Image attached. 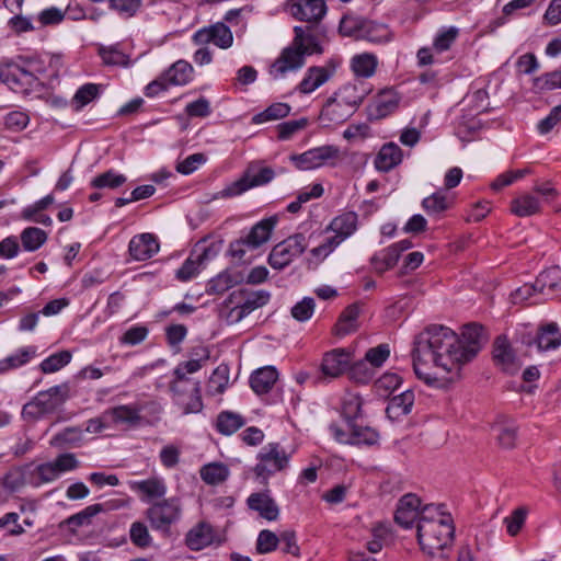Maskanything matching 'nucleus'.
Segmentation results:
<instances>
[{
	"label": "nucleus",
	"mask_w": 561,
	"mask_h": 561,
	"mask_svg": "<svg viewBox=\"0 0 561 561\" xmlns=\"http://www.w3.org/2000/svg\"><path fill=\"white\" fill-rule=\"evenodd\" d=\"M71 353L69 351H61L54 353L41 363V370L44 374H51L58 371L71 360Z\"/></svg>",
	"instance_id": "56"
},
{
	"label": "nucleus",
	"mask_w": 561,
	"mask_h": 561,
	"mask_svg": "<svg viewBox=\"0 0 561 561\" xmlns=\"http://www.w3.org/2000/svg\"><path fill=\"white\" fill-rule=\"evenodd\" d=\"M421 500L412 493L403 495L399 502L394 513V520L403 528H412L415 520H420Z\"/></svg>",
	"instance_id": "16"
},
{
	"label": "nucleus",
	"mask_w": 561,
	"mask_h": 561,
	"mask_svg": "<svg viewBox=\"0 0 561 561\" xmlns=\"http://www.w3.org/2000/svg\"><path fill=\"white\" fill-rule=\"evenodd\" d=\"M370 91V88L365 82L355 80L342 85L334 92V95L339 99V102H342L355 112Z\"/></svg>",
	"instance_id": "19"
},
{
	"label": "nucleus",
	"mask_w": 561,
	"mask_h": 561,
	"mask_svg": "<svg viewBox=\"0 0 561 561\" xmlns=\"http://www.w3.org/2000/svg\"><path fill=\"white\" fill-rule=\"evenodd\" d=\"M218 317L227 324H234L245 318L240 304L234 302L233 293H231L220 305Z\"/></svg>",
	"instance_id": "42"
},
{
	"label": "nucleus",
	"mask_w": 561,
	"mask_h": 561,
	"mask_svg": "<svg viewBox=\"0 0 561 561\" xmlns=\"http://www.w3.org/2000/svg\"><path fill=\"white\" fill-rule=\"evenodd\" d=\"M399 261L398 252L396 248H386L379 252H377L370 260L373 268L382 274L388 270H391L396 266Z\"/></svg>",
	"instance_id": "45"
},
{
	"label": "nucleus",
	"mask_w": 561,
	"mask_h": 561,
	"mask_svg": "<svg viewBox=\"0 0 561 561\" xmlns=\"http://www.w3.org/2000/svg\"><path fill=\"white\" fill-rule=\"evenodd\" d=\"M541 210L539 199L528 193L522 194L515 197L511 202V211L517 217H529L534 216Z\"/></svg>",
	"instance_id": "34"
},
{
	"label": "nucleus",
	"mask_w": 561,
	"mask_h": 561,
	"mask_svg": "<svg viewBox=\"0 0 561 561\" xmlns=\"http://www.w3.org/2000/svg\"><path fill=\"white\" fill-rule=\"evenodd\" d=\"M129 538L134 546L145 549L151 546L152 537L147 525L142 522H134L129 528Z\"/></svg>",
	"instance_id": "55"
},
{
	"label": "nucleus",
	"mask_w": 561,
	"mask_h": 561,
	"mask_svg": "<svg viewBox=\"0 0 561 561\" xmlns=\"http://www.w3.org/2000/svg\"><path fill=\"white\" fill-rule=\"evenodd\" d=\"M483 343V329L476 323L465 325L460 335L447 327H428L414 340V373L427 385H434L437 377L430 371L432 365L448 374L449 380L458 379L462 366L477 356Z\"/></svg>",
	"instance_id": "1"
},
{
	"label": "nucleus",
	"mask_w": 561,
	"mask_h": 561,
	"mask_svg": "<svg viewBox=\"0 0 561 561\" xmlns=\"http://www.w3.org/2000/svg\"><path fill=\"white\" fill-rule=\"evenodd\" d=\"M203 268V264L192 252L182 266L176 271V277L182 282H187L196 276Z\"/></svg>",
	"instance_id": "64"
},
{
	"label": "nucleus",
	"mask_w": 561,
	"mask_h": 561,
	"mask_svg": "<svg viewBox=\"0 0 561 561\" xmlns=\"http://www.w3.org/2000/svg\"><path fill=\"white\" fill-rule=\"evenodd\" d=\"M36 354L35 346L19 348L14 354L0 360V374L16 369L27 364Z\"/></svg>",
	"instance_id": "39"
},
{
	"label": "nucleus",
	"mask_w": 561,
	"mask_h": 561,
	"mask_svg": "<svg viewBox=\"0 0 561 561\" xmlns=\"http://www.w3.org/2000/svg\"><path fill=\"white\" fill-rule=\"evenodd\" d=\"M51 58L45 55L16 56L0 62V81L16 93L30 94L43 89Z\"/></svg>",
	"instance_id": "3"
},
{
	"label": "nucleus",
	"mask_w": 561,
	"mask_h": 561,
	"mask_svg": "<svg viewBox=\"0 0 561 561\" xmlns=\"http://www.w3.org/2000/svg\"><path fill=\"white\" fill-rule=\"evenodd\" d=\"M309 125V121L307 117H301L299 119L287 121L277 125V137L279 140H288L295 134L304 130Z\"/></svg>",
	"instance_id": "62"
},
{
	"label": "nucleus",
	"mask_w": 561,
	"mask_h": 561,
	"mask_svg": "<svg viewBox=\"0 0 561 561\" xmlns=\"http://www.w3.org/2000/svg\"><path fill=\"white\" fill-rule=\"evenodd\" d=\"M70 388L68 383L54 386L47 390L39 391L22 409V417L26 421H37L54 413L69 398Z\"/></svg>",
	"instance_id": "4"
},
{
	"label": "nucleus",
	"mask_w": 561,
	"mask_h": 561,
	"mask_svg": "<svg viewBox=\"0 0 561 561\" xmlns=\"http://www.w3.org/2000/svg\"><path fill=\"white\" fill-rule=\"evenodd\" d=\"M159 248V242L152 233H141L131 238L128 251L134 260L146 261L151 259Z\"/></svg>",
	"instance_id": "22"
},
{
	"label": "nucleus",
	"mask_w": 561,
	"mask_h": 561,
	"mask_svg": "<svg viewBox=\"0 0 561 561\" xmlns=\"http://www.w3.org/2000/svg\"><path fill=\"white\" fill-rule=\"evenodd\" d=\"M129 488L135 492L141 502L152 504L156 501L165 499L168 485L161 477H150L145 480L131 481Z\"/></svg>",
	"instance_id": "13"
},
{
	"label": "nucleus",
	"mask_w": 561,
	"mask_h": 561,
	"mask_svg": "<svg viewBox=\"0 0 561 561\" xmlns=\"http://www.w3.org/2000/svg\"><path fill=\"white\" fill-rule=\"evenodd\" d=\"M359 39H367L373 43H382L389 39V31L383 24L366 20Z\"/></svg>",
	"instance_id": "53"
},
{
	"label": "nucleus",
	"mask_w": 561,
	"mask_h": 561,
	"mask_svg": "<svg viewBox=\"0 0 561 561\" xmlns=\"http://www.w3.org/2000/svg\"><path fill=\"white\" fill-rule=\"evenodd\" d=\"M378 60L374 54L364 53L355 55L351 60V68L356 77L370 78L375 75Z\"/></svg>",
	"instance_id": "37"
},
{
	"label": "nucleus",
	"mask_w": 561,
	"mask_h": 561,
	"mask_svg": "<svg viewBox=\"0 0 561 561\" xmlns=\"http://www.w3.org/2000/svg\"><path fill=\"white\" fill-rule=\"evenodd\" d=\"M533 87L537 91H550L561 89V70L546 72L534 78Z\"/></svg>",
	"instance_id": "58"
},
{
	"label": "nucleus",
	"mask_w": 561,
	"mask_h": 561,
	"mask_svg": "<svg viewBox=\"0 0 561 561\" xmlns=\"http://www.w3.org/2000/svg\"><path fill=\"white\" fill-rule=\"evenodd\" d=\"M308 244L302 233H296L277 243L268 255V264L275 270L288 266L295 257L301 255Z\"/></svg>",
	"instance_id": "8"
},
{
	"label": "nucleus",
	"mask_w": 561,
	"mask_h": 561,
	"mask_svg": "<svg viewBox=\"0 0 561 561\" xmlns=\"http://www.w3.org/2000/svg\"><path fill=\"white\" fill-rule=\"evenodd\" d=\"M105 417L111 424L136 426L140 423V409L136 405H118L105 411Z\"/></svg>",
	"instance_id": "30"
},
{
	"label": "nucleus",
	"mask_w": 561,
	"mask_h": 561,
	"mask_svg": "<svg viewBox=\"0 0 561 561\" xmlns=\"http://www.w3.org/2000/svg\"><path fill=\"white\" fill-rule=\"evenodd\" d=\"M332 75L333 71L325 67H310L298 84V90L302 94H309L329 81Z\"/></svg>",
	"instance_id": "28"
},
{
	"label": "nucleus",
	"mask_w": 561,
	"mask_h": 561,
	"mask_svg": "<svg viewBox=\"0 0 561 561\" xmlns=\"http://www.w3.org/2000/svg\"><path fill=\"white\" fill-rule=\"evenodd\" d=\"M221 250V242H211L207 244L205 241L198 242L192 251L199 262L205 265L214 260Z\"/></svg>",
	"instance_id": "63"
},
{
	"label": "nucleus",
	"mask_w": 561,
	"mask_h": 561,
	"mask_svg": "<svg viewBox=\"0 0 561 561\" xmlns=\"http://www.w3.org/2000/svg\"><path fill=\"white\" fill-rule=\"evenodd\" d=\"M202 357L198 359H191L185 363L179 364L173 370L174 380L172 382L194 383L195 380L186 377L187 374H194L198 371L203 364L209 358V354L205 348H201Z\"/></svg>",
	"instance_id": "36"
},
{
	"label": "nucleus",
	"mask_w": 561,
	"mask_h": 561,
	"mask_svg": "<svg viewBox=\"0 0 561 561\" xmlns=\"http://www.w3.org/2000/svg\"><path fill=\"white\" fill-rule=\"evenodd\" d=\"M459 36V28L456 26L442 27L433 39L434 51L440 54L450 49Z\"/></svg>",
	"instance_id": "51"
},
{
	"label": "nucleus",
	"mask_w": 561,
	"mask_h": 561,
	"mask_svg": "<svg viewBox=\"0 0 561 561\" xmlns=\"http://www.w3.org/2000/svg\"><path fill=\"white\" fill-rule=\"evenodd\" d=\"M347 370L350 378L357 383H367L375 375L374 368L365 359L350 365Z\"/></svg>",
	"instance_id": "61"
},
{
	"label": "nucleus",
	"mask_w": 561,
	"mask_h": 561,
	"mask_svg": "<svg viewBox=\"0 0 561 561\" xmlns=\"http://www.w3.org/2000/svg\"><path fill=\"white\" fill-rule=\"evenodd\" d=\"M248 507L256 512L260 517L273 522L279 516V507L268 491L255 492L247 499Z\"/></svg>",
	"instance_id": "20"
},
{
	"label": "nucleus",
	"mask_w": 561,
	"mask_h": 561,
	"mask_svg": "<svg viewBox=\"0 0 561 561\" xmlns=\"http://www.w3.org/2000/svg\"><path fill=\"white\" fill-rule=\"evenodd\" d=\"M193 67L185 60L174 62L162 76L168 84L184 85L192 80Z\"/></svg>",
	"instance_id": "35"
},
{
	"label": "nucleus",
	"mask_w": 561,
	"mask_h": 561,
	"mask_svg": "<svg viewBox=\"0 0 561 561\" xmlns=\"http://www.w3.org/2000/svg\"><path fill=\"white\" fill-rule=\"evenodd\" d=\"M21 242L25 251L38 250L47 240V233L36 227H27L21 232Z\"/></svg>",
	"instance_id": "46"
},
{
	"label": "nucleus",
	"mask_w": 561,
	"mask_h": 561,
	"mask_svg": "<svg viewBox=\"0 0 561 561\" xmlns=\"http://www.w3.org/2000/svg\"><path fill=\"white\" fill-rule=\"evenodd\" d=\"M363 399L356 393H347L343 400L342 413L347 424L362 416Z\"/></svg>",
	"instance_id": "54"
},
{
	"label": "nucleus",
	"mask_w": 561,
	"mask_h": 561,
	"mask_svg": "<svg viewBox=\"0 0 561 561\" xmlns=\"http://www.w3.org/2000/svg\"><path fill=\"white\" fill-rule=\"evenodd\" d=\"M291 106L288 103L276 102L271 104L264 111L255 114L252 117L253 124H264L272 121H278L287 117L290 114Z\"/></svg>",
	"instance_id": "41"
},
{
	"label": "nucleus",
	"mask_w": 561,
	"mask_h": 561,
	"mask_svg": "<svg viewBox=\"0 0 561 561\" xmlns=\"http://www.w3.org/2000/svg\"><path fill=\"white\" fill-rule=\"evenodd\" d=\"M354 113V110L339 102V99L333 94L323 105L320 121L324 126L339 125L347 121Z\"/></svg>",
	"instance_id": "23"
},
{
	"label": "nucleus",
	"mask_w": 561,
	"mask_h": 561,
	"mask_svg": "<svg viewBox=\"0 0 561 561\" xmlns=\"http://www.w3.org/2000/svg\"><path fill=\"white\" fill-rule=\"evenodd\" d=\"M539 291L554 290L561 285V267L553 265L542 271L536 278Z\"/></svg>",
	"instance_id": "49"
},
{
	"label": "nucleus",
	"mask_w": 561,
	"mask_h": 561,
	"mask_svg": "<svg viewBox=\"0 0 561 561\" xmlns=\"http://www.w3.org/2000/svg\"><path fill=\"white\" fill-rule=\"evenodd\" d=\"M306 64V58L291 44L285 47L279 56L268 68V73L274 80L286 78L290 72L298 71Z\"/></svg>",
	"instance_id": "12"
},
{
	"label": "nucleus",
	"mask_w": 561,
	"mask_h": 561,
	"mask_svg": "<svg viewBox=\"0 0 561 561\" xmlns=\"http://www.w3.org/2000/svg\"><path fill=\"white\" fill-rule=\"evenodd\" d=\"M400 96L393 89L380 91L367 107L368 117L371 121H379L397 111Z\"/></svg>",
	"instance_id": "14"
},
{
	"label": "nucleus",
	"mask_w": 561,
	"mask_h": 561,
	"mask_svg": "<svg viewBox=\"0 0 561 561\" xmlns=\"http://www.w3.org/2000/svg\"><path fill=\"white\" fill-rule=\"evenodd\" d=\"M274 176L275 172L272 168L260 167L252 163L239 180L230 183L224 190L217 192L213 196V199L239 196L252 187L262 186L270 183Z\"/></svg>",
	"instance_id": "6"
},
{
	"label": "nucleus",
	"mask_w": 561,
	"mask_h": 561,
	"mask_svg": "<svg viewBox=\"0 0 561 561\" xmlns=\"http://www.w3.org/2000/svg\"><path fill=\"white\" fill-rule=\"evenodd\" d=\"M365 22L366 19L360 16L345 15L339 25L340 33L344 36L359 38V33H362Z\"/></svg>",
	"instance_id": "59"
},
{
	"label": "nucleus",
	"mask_w": 561,
	"mask_h": 561,
	"mask_svg": "<svg viewBox=\"0 0 561 561\" xmlns=\"http://www.w3.org/2000/svg\"><path fill=\"white\" fill-rule=\"evenodd\" d=\"M527 515L528 508L526 506H519L503 519L506 531L511 537H515L519 534L526 523Z\"/></svg>",
	"instance_id": "52"
},
{
	"label": "nucleus",
	"mask_w": 561,
	"mask_h": 561,
	"mask_svg": "<svg viewBox=\"0 0 561 561\" xmlns=\"http://www.w3.org/2000/svg\"><path fill=\"white\" fill-rule=\"evenodd\" d=\"M402 149L394 142L385 144L377 153L374 164L380 172H389L402 162Z\"/></svg>",
	"instance_id": "27"
},
{
	"label": "nucleus",
	"mask_w": 561,
	"mask_h": 561,
	"mask_svg": "<svg viewBox=\"0 0 561 561\" xmlns=\"http://www.w3.org/2000/svg\"><path fill=\"white\" fill-rule=\"evenodd\" d=\"M358 216L355 211H346L340 216H336L328 229L333 231L336 239L343 242L346 238L352 236L357 229Z\"/></svg>",
	"instance_id": "31"
},
{
	"label": "nucleus",
	"mask_w": 561,
	"mask_h": 561,
	"mask_svg": "<svg viewBox=\"0 0 561 561\" xmlns=\"http://www.w3.org/2000/svg\"><path fill=\"white\" fill-rule=\"evenodd\" d=\"M172 400L183 412V414L199 413L203 410L201 394V382L183 383L170 382Z\"/></svg>",
	"instance_id": "9"
},
{
	"label": "nucleus",
	"mask_w": 561,
	"mask_h": 561,
	"mask_svg": "<svg viewBox=\"0 0 561 561\" xmlns=\"http://www.w3.org/2000/svg\"><path fill=\"white\" fill-rule=\"evenodd\" d=\"M415 396L412 390H405L402 393L392 397L386 408L387 416L392 421H397L402 416L408 415L412 411Z\"/></svg>",
	"instance_id": "29"
},
{
	"label": "nucleus",
	"mask_w": 561,
	"mask_h": 561,
	"mask_svg": "<svg viewBox=\"0 0 561 561\" xmlns=\"http://www.w3.org/2000/svg\"><path fill=\"white\" fill-rule=\"evenodd\" d=\"M201 478L210 485H217L226 481L229 477V469L221 462H211L201 468Z\"/></svg>",
	"instance_id": "43"
},
{
	"label": "nucleus",
	"mask_w": 561,
	"mask_h": 561,
	"mask_svg": "<svg viewBox=\"0 0 561 561\" xmlns=\"http://www.w3.org/2000/svg\"><path fill=\"white\" fill-rule=\"evenodd\" d=\"M347 426L348 430L351 431L350 445L371 446L377 444L379 439V434L376 430L369 426H363L357 422H350Z\"/></svg>",
	"instance_id": "38"
},
{
	"label": "nucleus",
	"mask_w": 561,
	"mask_h": 561,
	"mask_svg": "<svg viewBox=\"0 0 561 561\" xmlns=\"http://www.w3.org/2000/svg\"><path fill=\"white\" fill-rule=\"evenodd\" d=\"M244 424L245 421L242 415L230 411H224L217 416L216 427L219 433L224 435H231Z\"/></svg>",
	"instance_id": "44"
},
{
	"label": "nucleus",
	"mask_w": 561,
	"mask_h": 561,
	"mask_svg": "<svg viewBox=\"0 0 561 561\" xmlns=\"http://www.w3.org/2000/svg\"><path fill=\"white\" fill-rule=\"evenodd\" d=\"M454 520L442 504L422 507L416 524V537L421 549L431 557H444V550L454 541Z\"/></svg>",
	"instance_id": "2"
},
{
	"label": "nucleus",
	"mask_w": 561,
	"mask_h": 561,
	"mask_svg": "<svg viewBox=\"0 0 561 561\" xmlns=\"http://www.w3.org/2000/svg\"><path fill=\"white\" fill-rule=\"evenodd\" d=\"M182 516V503L176 496L153 502L146 511L145 517L150 527L162 534H169L172 525Z\"/></svg>",
	"instance_id": "5"
},
{
	"label": "nucleus",
	"mask_w": 561,
	"mask_h": 561,
	"mask_svg": "<svg viewBox=\"0 0 561 561\" xmlns=\"http://www.w3.org/2000/svg\"><path fill=\"white\" fill-rule=\"evenodd\" d=\"M352 355L344 348H335L324 354L321 371L330 378H337L344 374L351 364Z\"/></svg>",
	"instance_id": "18"
},
{
	"label": "nucleus",
	"mask_w": 561,
	"mask_h": 561,
	"mask_svg": "<svg viewBox=\"0 0 561 561\" xmlns=\"http://www.w3.org/2000/svg\"><path fill=\"white\" fill-rule=\"evenodd\" d=\"M229 382V368L226 365H219L211 374L207 385V393L217 396L225 392Z\"/></svg>",
	"instance_id": "48"
},
{
	"label": "nucleus",
	"mask_w": 561,
	"mask_h": 561,
	"mask_svg": "<svg viewBox=\"0 0 561 561\" xmlns=\"http://www.w3.org/2000/svg\"><path fill=\"white\" fill-rule=\"evenodd\" d=\"M193 42L196 45H206L214 43L216 46L226 49L232 45L233 36L230 28L224 23H216L209 27H204L195 32Z\"/></svg>",
	"instance_id": "15"
},
{
	"label": "nucleus",
	"mask_w": 561,
	"mask_h": 561,
	"mask_svg": "<svg viewBox=\"0 0 561 561\" xmlns=\"http://www.w3.org/2000/svg\"><path fill=\"white\" fill-rule=\"evenodd\" d=\"M276 222L275 217H270L255 224L244 238L250 244V249H256L265 243L270 239Z\"/></svg>",
	"instance_id": "33"
},
{
	"label": "nucleus",
	"mask_w": 561,
	"mask_h": 561,
	"mask_svg": "<svg viewBox=\"0 0 561 561\" xmlns=\"http://www.w3.org/2000/svg\"><path fill=\"white\" fill-rule=\"evenodd\" d=\"M213 543H220L218 534L206 522H199L185 535V545L193 551H199Z\"/></svg>",
	"instance_id": "17"
},
{
	"label": "nucleus",
	"mask_w": 561,
	"mask_h": 561,
	"mask_svg": "<svg viewBox=\"0 0 561 561\" xmlns=\"http://www.w3.org/2000/svg\"><path fill=\"white\" fill-rule=\"evenodd\" d=\"M294 33L295 36L291 45L302 53L305 58L313 54L322 53V48L317 36L313 34L311 26H295Z\"/></svg>",
	"instance_id": "25"
},
{
	"label": "nucleus",
	"mask_w": 561,
	"mask_h": 561,
	"mask_svg": "<svg viewBox=\"0 0 561 561\" xmlns=\"http://www.w3.org/2000/svg\"><path fill=\"white\" fill-rule=\"evenodd\" d=\"M451 205V198L443 191H437L422 202L424 210L428 215H439L446 211Z\"/></svg>",
	"instance_id": "47"
},
{
	"label": "nucleus",
	"mask_w": 561,
	"mask_h": 561,
	"mask_svg": "<svg viewBox=\"0 0 561 561\" xmlns=\"http://www.w3.org/2000/svg\"><path fill=\"white\" fill-rule=\"evenodd\" d=\"M278 379V371L273 366H265L255 370L250 377V385L257 394L270 392Z\"/></svg>",
	"instance_id": "32"
},
{
	"label": "nucleus",
	"mask_w": 561,
	"mask_h": 561,
	"mask_svg": "<svg viewBox=\"0 0 561 561\" xmlns=\"http://www.w3.org/2000/svg\"><path fill=\"white\" fill-rule=\"evenodd\" d=\"M402 382V378L396 373H385L375 383L376 392L381 397H388Z\"/></svg>",
	"instance_id": "57"
},
{
	"label": "nucleus",
	"mask_w": 561,
	"mask_h": 561,
	"mask_svg": "<svg viewBox=\"0 0 561 561\" xmlns=\"http://www.w3.org/2000/svg\"><path fill=\"white\" fill-rule=\"evenodd\" d=\"M127 178L124 174L117 173L114 170H108L93 178L90 185L94 188L115 190L125 184Z\"/></svg>",
	"instance_id": "50"
},
{
	"label": "nucleus",
	"mask_w": 561,
	"mask_h": 561,
	"mask_svg": "<svg viewBox=\"0 0 561 561\" xmlns=\"http://www.w3.org/2000/svg\"><path fill=\"white\" fill-rule=\"evenodd\" d=\"M290 12L294 18L318 23L327 13L324 0H299L290 4Z\"/></svg>",
	"instance_id": "21"
},
{
	"label": "nucleus",
	"mask_w": 561,
	"mask_h": 561,
	"mask_svg": "<svg viewBox=\"0 0 561 561\" xmlns=\"http://www.w3.org/2000/svg\"><path fill=\"white\" fill-rule=\"evenodd\" d=\"M359 307L351 305L341 313L337 323L335 324V333L344 336L355 332L358 328Z\"/></svg>",
	"instance_id": "40"
},
{
	"label": "nucleus",
	"mask_w": 561,
	"mask_h": 561,
	"mask_svg": "<svg viewBox=\"0 0 561 561\" xmlns=\"http://www.w3.org/2000/svg\"><path fill=\"white\" fill-rule=\"evenodd\" d=\"M232 293L234 302L240 304L245 316L265 306L271 299V294L263 289L254 291L238 289Z\"/></svg>",
	"instance_id": "24"
},
{
	"label": "nucleus",
	"mask_w": 561,
	"mask_h": 561,
	"mask_svg": "<svg viewBox=\"0 0 561 561\" xmlns=\"http://www.w3.org/2000/svg\"><path fill=\"white\" fill-rule=\"evenodd\" d=\"M493 357L497 365L508 374H514L518 369L516 356L506 336L496 337L493 347Z\"/></svg>",
	"instance_id": "26"
},
{
	"label": "nucleus",
	"mask_w": 561,
	"mask_h": 561,
	"mask_svg": "<svg viewBox=\"0 0 561 561\" xmlns=\"http://www.w3.org/2000/svg\"><path fill=\"white\" fill-rule=\"evenodd\" d=\"M520 342L526 346L536 345L540 352L554 351L561 345V331L556 323H548L535 332L520 333Z\"/></svg>",
	"instance_id": "10"
},
{
	"label": "nucleus",
	"mask_w": 561,
	"mask_h": 561,
	"mask_svg": "<svg viewBox=\"0 0 561 561\" xmlns=\"http://www.w3.org/2000/svg\"><path fill=\"white\" fill-rule=\"evenodd\" d=\"M81 439L82 431L79 427H66L51 438L50 444L57 447L76 446Z\"/></svg>",
	"instance_id": "60"
},
{
	"label": "nucleus",
	"mask_w": 561,
	"mask_h": 561,
	"mask_svg": "<svg viewBox=\"0 0 561 561\" xmlns=\"http://www.w3.org/2000/svg\"><path fill=\"white\" fill-rule=\"evenodd\" d=\"M289 457L278 443L267 444L257 454L259 461L253 469L256 478L266 482L270 477L287 468Z\"/></svg>",
	"instance_id": "7"
},
{
	"label": "nucleus",
	"mask_w": 561,
	"mask_h": 561,
	"mask_svg": "<svg viewBox=\"0 0 561 561\" xmlns=\"http://www.w3.org/2000/svg\"><path fill=\"white\" fill-rule=\"evenodd\" d=\"M339 156L340 149L336 146L327 145L312 148L300 154H291L289 159L297 169L306 171L320 168Z\"/></svg>",
	"instance_id": "11"
}]
</instances>
